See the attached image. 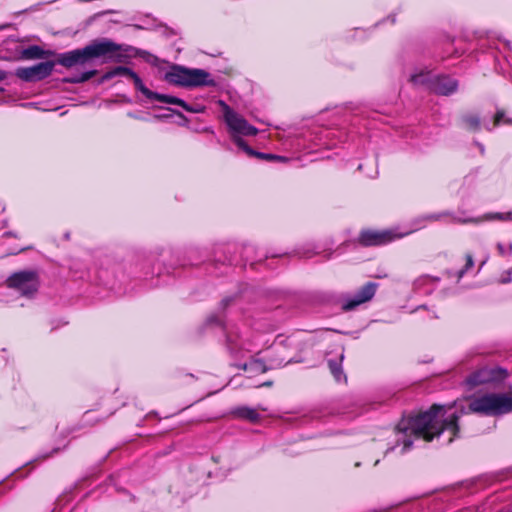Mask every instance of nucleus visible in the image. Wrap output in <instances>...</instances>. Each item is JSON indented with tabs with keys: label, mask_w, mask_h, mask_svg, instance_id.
Listing matches in <instances>:
<instances>
[{
	"label": "nucleus",
	"mask_w": 512,
	"mask_h": 512,
	"mask_svg": "<svg viewBox=\"0 0 512 512\" xmlns=\"http://www.w3.org/2000/svg\"><path fill=\"white\" fill-rule=\"evenodd\" d=\"M129 51H130V57H132V56H140V57H142L148 63H155L157 61V58L154 55H152L149 52H147V51H141V50L136 49V48H134L132 46H130Z\"/></svg>",
	"instance_id": "dca6fc26"
},
{
	"label": "nucleus",
	"mask_w": 512,
	"mask_h": 512,
	"mask_svg": "<svg viewBox=\"0 0 512 512\" xmlns=\"http://www.w3.org/2000/svg\"><path fill=\"white\" fill-rule=\"evenodd\" d=\"M231 302H232V298L227 297L221 301L220 305L222 306L223 309H225L226 307H228L230 305Z\"/></svg>",
	"instance_id": "c85d7f7f"
},
{
	"label": "nucleus",
	"mask_w": 512,
	"mask_h": 512,
	"mask_svg": "<svg viewBox=\"0 0 512 512\" xmlns=\"http://www.w3.org/2000/svg\"><path fill=\"white\" fill-rule=\"evenodd\" d=\"M164 79L173 85L182 87H213L216 82L211 78L210 74L199 68H187L180 65H173L169 71L165 73Z\"/></svg>",
	"instance_id": "20e7f679"
},
{
	"label": "nucleus",
	"mask_w": 512,
	"mask_h": 512,
	"mask_svg": "<svg viewBox=\"0 0 512 512\" xmlns=\"http://www.w3.org/2000/svg\"><path fill=\"white\" fill-rule=\"evenodd\" d=\"M130 79L133 80V83H134V86L137 90H139L140 92H142L143 95H145L146 98L150 99V100H155V97H156V92H152L151 90H149L142 82V80L140 79V77L135 73L133 72L132 70H130Z\"/></svg>",
	"instance_id": "4468645a"
},
{
	"label": "nucleus",
	"mask_w": 512,
	"mask_h": 512,
	"mask_svg": "<svg viewBox=\"0 0 512 512\" xmlns=\"http://www.w3.org/2000/svg\"><path fill=\"white\" fill-rule=\"evenodd\" d=\"M250 366L255 372L265 373L268 371L266 363L262 359H255L251 361Z\"/></svg>",
	"instance_id": "412c9836"
},
{
	"label": "nucleus",
	"mask_w": 512,
	"mask_h": 512,
	"mask_svg": "<svg viewBox=\"0 0 512 512\" xmlns=\"http://www.w3.org/2000/svg\"><path fill=\"white\" fill-rule=\"evenodd\" d=\"M54 55L50 50H44L38 45H31L21 51L20 58L24 60L43 59Z\"/></svg>",
	"instance_id": "ddd939ff"
},
{
	"label": "nucleus",
	"mask_w": 512,
	"mask_h": 512,
	"mask_svg": "<svg viewBox=\"0 0 512 512\" xmlns=\"http://www.w3.org/2000/svg\"><path fill=\"white\" fill-rule=\"evenodd\" d=\"M444 410V406L433 404L426 411H419L415 415L403 418L397 425L400 432L412 435L416 439L431 442L438 438L444 431L450 432L448 443L460 437V414H451L448 418L440 420L438 415Z\"/></svg>",
	"instance_id": "f257e3e1"
},
{
	"label": "nucleus",
	"mask_w": 512,
	"mask_h": 512,
	"mask_svg": "<svg viewBox=\"0 0 512 512\" xmlns=\"http://www.w3.org/2000/svg\"><path fill=\"white\" fill-rule=\"evenodd\" d=\"M6 285L23 296H32L39 288L38 273L34 270L15 272L7 278Z\"/></svg>",
	"instance_id": "39448f33"
},
{
	"label": "nucleus",
	"mask_w": 512,
	"mask_h": 512,
	"mask_svg": "<svg viewBox=\"0 0 512 512\" xmlns=\"http://www.w3.org/2000/svg\"><path fill=\"white\" fill-rule=\"evenodd\" d=\"M426 78H427V75H425L423 73L413 74L410 77V82L413 83L414 85L427 84Z\"/></svg>",
	"instance_id": "b1692460"
},
{
	"label": "nucleus",
	"mask_w": 512,
	"mask_h": 512,
	"mask_svg": "<svg viewBox=\"0 0 512 512\" xmlns=\"http://www.w3.org/2000/svg\"><path fill=\"white\" fill-rule=\"evenodd\" d=\"M328 365H329V368L331 370V373L334 375L336 380L339 381L340 380V376L342 374V371H341V368L338 365V363L336 361L329 360Z\"/></svg>",
	"instance_id": "5701e85b"
},
{
	"label": "nucleus",
	"mask_w": 512,
	"mask_h": 512,
	"mask_svg": "<svg viewBox=\"0 0 512 512\" xmlns=\"http://www.w3.org/2000/svg\"><path fill=\"white\" fill-rule=\"evenodd\" d=\"M263 385H264V386H271V385H272V382H271V381H268V382H265Z\"/></svg>",
	"instance_id": "473e14b6"
},
{
	"label": "nucleus",
	"mask_w": 512,
	"mask_h": 512,
	"mask_svg": "<svg viewBox=\"0 0 512 512\" xmlns=\"http://www.w3.org/2000/svg\"><path fill=\"white\" fill-rule=\"evenodd\" d=\"M508 370L498 366H484L472 372L466 383L474 388L484 384L500 383L508 377Z\"/></svg>",
	"instance_id": "423d86ee"
},
{
	"label": "nucleus",
	"mask_w": 512,
	"mask_h": 512,
	"mask_svg": "<svg viewBox=\"0 0 512 512\" xmlns=\"http://www.w3.org/2000/svg\"><path fill=\"white\" fill-rule=\"evenodd\" d=\"M95 74H96L95 70L86 71V72L81 73L78 76L65 79V82H67V83H83V82L91 79Z\"/></svg>",
	"instance_id": "6ab92c4d"
},
{
	"label": "nucleus",
	"mask_w": 512,
	"mask_h": 512,
	"mask_svg": "<svg viewBox=\"0 0 512 512\" xmlns=\"http://www.w3.org/2000/svg\"><path fill=\"white\" fill-rule=\"evenodd\" d=\"M461 122L466 129L476 132L480 130V118L476 114L467 113L461 116Z\"/></svg>",
	"instance_id": "2eb2a0df"
},
{
	"label": "nucleus",
	"mask_w": 512,
	"mask_h": 512,
	"mask_svg": "<svg viewBox=\"0 0 512 512\" xmlns=\"http://www.w3.org/2000/svg\"><path fill=\"white\" fill-rule=\"evenodd\" d=\"M258 133V129L248 123V121L245 123L244 126H242V129L237 133L239 135H245V136H255Z\"/></svg>",
	"instance_id": "4be33fe9"
},
{
	"label": "nucleus",
	"mask_w": 512,
	"mask_h": 512,
	"mask_svg": "<svg viewBox=\"0 0 512 512\" xmlns=\"http://www.w3.org/2000/svg\"><path fill=\"white\" fill-rule=\"evenodd\" d=\"M224 118L229 129L236 134L242 129V126H244L245 123L247 122V120L244 117L233 111L226 104L224 105Z\"/></svg>",
	"instance_id": "9b49d317"
},
{
	"label": "nucleus",
	"mask_w": 512,
	"mask_h": 512,
	"mask_svg": "<svg viewBox=\"0 0 512 512\" xmlns=\"http://www.w3.org/2000/svg\"><path fill=\"white\" fill-rule=\"evenodd\" d=\"M429 86L434 93L448 96L457 91L458 81L448 76H438L430 81Z\"/></svg>",
	"instance_id": "9d476101"
},
{
	"label": "nucleus",
	"mask_w": 512,
	"mask_h": 512,
	"mask_svg": "<svg viewBox=\"0 0 512 512\" xmlns=\"http://www.w3.org/2000/svg\"><path fill=\"white\" fill-rule=\"evenodd\" d=\"M120 73L127 74L128 75V68L127 67H119L117 69Z\"/></svg>",
	"instance_id": "7c9ffc66"
},
{
	"label": "nucleus",
	"mask_w": 512,
	"mask_h": 512,
	"mask_svg": "<svg viewBox=\"0 0 512 512\" xmlns=\"http://www.w3.org/2000/svg\"><path fill=\"white\" fill-rule=\"evenodd\" d=\"M377 287L378 284L375 282L365 283L363 286L359 288V290L353 297L347 298L343 302L342 309L344 311H351L354 310L359 305L370 301L374 297Z\"/></svg>",
	"instance_id": "1a4fd4ad"
},
{
	"label": "nucleus",
	"mask_w": 512,
	"mask_h": 512,
	"mask_svg": "<svg viewBox=\"0 0 512 512\" xmlns=\"http://www.w3.org/2000/svg\"><path fill=\"white\" fill-rule=\"evenodd\" d=\"M412 444H413V442H412V440H411V439H409V438H406V439H404V440H403V448H404L405 450L410 449V448H411V446H412Z\"/></svg>",
	"instance_id": "c756f323"
},
{
	"label": "nucleus",
	"mask_w": 512,
	"mask_h": 512,
	"mask_svg": "<svg viewBox=\"0 0 512 512\" xmlns=\"http://www.w3.org/2000/svg\"><path fill=\"white\" fill-rule=\"evenodd\" d=\"M391 230L363 229L358 235V243L363 247L383 246L401 238Z\"/></svg>",
	"instance_id": "6e6552de"
},
{
	"label": "nucleus",
	"mask_w": 512,
	"mask_h": 512,
	"mask_svg": "<svg viewBox=\"0 0 512 512\" xmlns=\"http://www.w3.org/2000/svg\"><path fill=\"white\" fill-rule=\"evenodd\" d=\"M56 63L59 64L56 60L40 62L30 67H19L15 70V76L25 82H38L52 74Z\"/></svg>",
	"instance_id": "0eeeda50"
},
{
	"label": "nucleus",
	"mask_w": 512,
	"mask_h": 512,
	"mask_svg": "<svg viewBox=\"0 0 512 512\" xmlns=\"http://www.w3.org/2000/svg\"><path fill=\"white\" fill-rule=\"evenodd\" d=\"M155 100L163 102V103H167V104L178 105L181 107H182V105H184V100H182L178 97H175V96H170V95H165V94L157 93Z\"/></svg>",
	"instance_id": "a211bd4d"
},
{
	"label": "nucleus",
	"mask_w": 512,
	"mask_h": 512,
	"mask_svg": "<svg viewBox=\"0 0 512 512\" xmlns=\"http://www.w3.org/2000/svg\"><path fill=\"white\" fill-rule=\"evenodd\" d=\"M182 108L186 110L187 112L191 113H201L204 111V107L196 104V105H189L184 101V105H182Z\"/></svg>",
	"instance_id": "393cba45"
},
{
	"label": "nucleus",
	"mask_w": 512,
	"mask_h": 512,
	"mask_svg": "<svg viewBox=\"0 0 512 512\" xmlns=\"http://www.w3.org/2000/svg\"><path fill=\"white\" fill-rule=\"evenodd\" d=\"M232 139H233L234 143L237 145V147L240 148L241 150H243L248 156H250V157L255 156L256 151L254 149H252L247 144V142L244 139H242L240 136H233Z\"/></svg>",
	"instance_id": "f3484780"
},
{
	"label": "nucleus",
	"mask_w": 512,
	"mask_h": 512,
	"mask_svg": "<svg viewBox=\"0 0 512 512\" xmlns=\"http://www.w3.org/2000/svg\"><path fill=\"white\" fill-rule=\"evenodd\" d=\"M122 57L121 46L107 38L95 39L82 49H75L57 55V62L71 68L75 65L85 64L93 59L104 62H119Z\"/></svg>",
	"instance_id": "f03ea898"
},
{
	"label": "nucleus",
	"mask_w": 512,
	"mask_h": 512,
	"mask_svg": "<svg viewBox=\"0 0 512 512\" xmlns=\"http://www.w3.org/2000/svg\"><path fill=\"white\" fill-rule=\"evenodd\" d=\"M255 158H258L260 160H266V161H286V158L283 156L270 154V153H262L257 152L255 153Z\"/></svg>",
	"instance_id": "aec40b11"
},
{
	"label": "nucleus",
	"mask_w": 512,
	"mask_h": 512,
	"mask_svg": "<svg viewBox=\"0 0 512 512\" xmlns=\"http://www.w3.org/2000/svg\"><path fill=\"white\" fill-rule=\"evenodd\" d=\"M465 258H466V263H465L464 268L459 272V277H462L463 274L467 270H469L471 267H473V265H474V260H473V257L471 254H466Z\"/></svg>",
	"instance_id": "a878e982"
},
{
	"label": "nucleus",
	"mask_w": 512,
	"mask_h": 512,
	"mask_svg": "<svg viewBox=\"0 0 512 512\" xmlns=\"http://www.w3.org/2000/svg\"><path fill=\"white\" fill-rule=\"evenodd\" d=\"M498 249H499V250H500V252L502 253V251H503V247H502V245H500V244H499V245H498Z\"/></svg>",
	"instance_id": "72a5a7b5"
},
{
	"label": "nucleus",
	"mask_w": 512,
	"mask_h": 512,
	"mask_svg": "<svg viewBox=\"0 0 512 512\" xmlns=\"http://www.w3.org/2000/svg\"><path fill=\"white\" fill-rule=\"evenodd\" d=\"M504 111L503 110H498L494 117H493V126L494 127H497L500 125V123L502 122L503 118H504Z\"/></svg>",
	"instance_id": "bb28decb"
},
{
	"label": "nucleus",
	"mask_w": 512,
	"mask_h": 512,
	"mask_svg": "<svg viewBox=\"0 0 512 512\" xmlns=\"http://www.w3.org/2000/svg\"><path fill=\"white\" fill-rule=\"evenodd\" d=\"M468 410L484 416H499L512 411V393H487L470 399Z\"/></svg>",
	"instance_id": "7ed1b4c3"
},
{
	"label": "nucleus",
	"mask_w": 512,
	"mask_h": 512,
	"mask_svg": "<svg viewBox=\"0 0 512 512\" xmlns=\"http://www.w3.org/2000/svg\"><path fill=\"white\" fill-rule=\"evenodd\" d=\"M230 415L234 419L246 420L250 423H257L260 420V414L255 409L247 406L233 408Z\"/></svg>",
	"instance_id": "f8f14e48"
},
{
	"label": "nucleus",
	"mask_w": 512,
	"mask_h": 512,
	"mask_svg": "<svg viewBox=\"0 0 512 512\" xmlns=\"http://www.w3.org/2000/svg\"><path fill=\"white\" fill-rule=\"evenodd\" d=\"M507 276L506 277H502V280L501 282L502 283H508L512 280V267L506 272Z\"/></svg>",
	"instance_id": "cd10ccee"
},
{
	"label": "nucleus",
	"mask_w": 512,
	"mask_h": 512,
	"mask_svg": "<svg viewBox=\"0 0 512 512\" xmlns=\"http://www.w3.org/2000/svg\"><path fill=\"white\" fill-rule=\"evenodd\" d=\"M6 78V73L2 70H0V81L4 80Z\"/></svg>",
	"instance_id": "2f4dec72"
}]
</instances>
